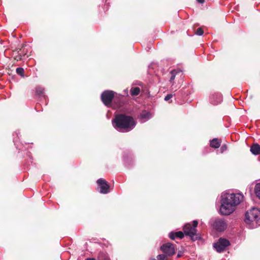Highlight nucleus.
Instances as JSON below:
<instances>
[{
    "mask_svg": "<svg viewBox=\"0 0 260 260\" xmlns=\"http://www.w3.org/2000/svg\"><path fill=\"white\" fill-rule=\"evenodd\" d=\"M221 140L217 138H214L211 141H210V146L212 148L216 149L218 148L221 145Z\"/></svg>",
    "mask_w": 260,
    "mask_h": 260,
    "instance_id": "obj_11",
    "label": "nucleus"
},
{
    "mask_svg": "<svg viewBox=\"0 0 260 260\" xmlns=\"http://www.w3.org/2000/svg\"><path fill=\"white\" fill-rule=\"evenodd\" d=\"M115 128L121 132H129L135 126L136 123L133 117L124 114L116 115L112 120Z\"/></svg>",
    "mask_w": 260,
    "mask_h": 260,
    "instance_id": "obj_2",
    "label": "nucleus"
},
{
    "mask_svg": "<svg viewBox=\"0 0 260 260\" xmlns=\"http://www.w3.org/2000/svg\"><path fill=\"white\" fill-rule=\"evenodd\" d=\"M15 60H16L17 61H19L22 59V55L21 53H19L17 55H16L14 57Z\"/></svg>",
    "mask_w": 260,
    "mask_h": 260,
    "instance_id": "obj_22",
    "label": "nucleus"
},
{
    "mask_svg": "<svg viewBox=\"0 0 260 260\" xmlns=\"http://www.w3.org/2000/svg\"><path fill=\"white\" fill-rule=\"evenodd\" d=\"M250 151L254 155L260 154V145L257 143H254L250 147Z\"/></svg>",
    "mask_w": 260,
    "mask_h": 260,
    "instance_id": "obj_10",
    "label": "nucleus"
},
{
    "mask_svg": "<svg viewBox=\"0 0 260 260\" xmlns=\"http://www.w3.org/2000/svg\"><path fill=\"white\" fill-rule=\"evenodd\" d=\"M17 74L20 75L21 77L24 76V69L22 68H17L16 70Z\"/></svg>",
    "mask_w": 260,
    "mask_h": 260,
    "instance_id": "obj_19",
    "label": "nucleus"
},
{
    "mask_svg": "<svg viewBox=\"0 0 260 260\" xmlns=\"http://www.w3.org/2000/svg\"><path fill=\"white\" fill-rule=\"evenodd\" d=\"M197 1L199 3V4H203L205 0H197Z\"/></svg>",
    "mask_w": 260,
    "mask_h": 260,
    "instance_id": "obj_26",
    "label": "nucleus"
},
{
    "mask_svg": "<svg viewBox=\"0 0 260 260\" xmlns=\"http://www.w3.org/2000/svg\"><path fill=\"white\" fill-rule=\"evenodd\" d=\"M254 191L256 196L260 199V183H257L255 186Z\"/></svg>",
    "mask_w": 260,
    "mask_h": 260,
    "instance_id": "obj_15",
    "label": "nucleus"
},
{
    "mask_svg": "<svg viewBox=\"0 0 260 260\" xmlns=\"http://www.w3.org/2000/svg\"><path fill=\"white\" fill-rule=\"evenodd\" d=\"M217 242L219 243V244L221 245L224 249L230 244L229 240L223 238H220Z\"/></svg>",
    "mask_w": 260,
    "mask_h": 260,
    "instance_id": "obj_12",
    "label": "nucleus"
},
{
    "mask_svg": "<svg viewBox=\"0 0 260 260\" xmlns=\"http://www.w3.org/2000/svg\"><path fill=\"white\" fill-rule=\"evenodd\" d=\"M171 73V77H170V81L171 82H173V81H174V80L175 79V71H172Z\"/></svg>",
    "mask_w": 260,
    "mask_h": 260,
    "instance_id": "obj_23",
    "label": "nucleus"
},
{
    "mask_svg": "<svg viewBox=\"0 0 260 260\" xmlns=\"http://www.w3.org/2000/svg\"><path fill=\"white\" fill-rule=\"evenodd\" d=\"M88 260H94L93 259H88Z\"/></svg>",
    "mask_w": 260,
    "mask_h": 260,
    "instance_id": "obj_28",
    "label": "nucleus"
},
{
    "mask_svg": "<svg viewBox=\"0 0 260 260\" xmlns=\"http://www.w3.org/2000/svg\"><path fill=\"white\" fill-rule=\"evenodd\" d=\"M213 228L218 232L224 231L227 228L226 222L221 219H216L213 223Z\"/></svg>",
    "mask_w": 260,
    "mask_h": 260,
    "instance_id": "obj_8",
    "label": "nucleus"
},
{
    "mask_svg": "<svg viewBox=\"0 0 260 260\" xmlns=\"http://www.w3.org/2000/svg\"><path fill=\"white\" fill-rule=\"evenodd\" d=\"M183 230L184 234L190 237L192 240L195 241L199 238V236L197 234V229L192 228L190 223L184 225Z\"/></svg>",
    "mask_w": 260,
    "mask_h": 260,
    "instance_id": "obj_5",
    "label": "nucleus"
},
{
    "mask_svg": "<svg viewBox=\"0 0 260 260\" xmlns=\"http://www.w3.org/2000/svg\"><path fill=\"white\" fill-rule=\"evenodd\" d=\"M214 247L216 249L217 252H220L224 250V248L221 245L219 244L218 242L216 243Z\"/></svg>",
    "mask_w": 260,
    "mask_h": 260,
    "instance_id": "obj_16",
    "label": "nucleus"
},
{
    "mask_svg": "<svg viewBox=\"0 0 260 260\" xmlns=\"http://www.w3.org/2000/svg\"><path fill=\"white\" fill-rule=\"evenodd\" d=\"M195 34L197 35L201 36L204 34V30L201 27H199L195 31Z\"/></svg>",
    "mask_w": 260,
    "mask_h": 260,
    "instance_id": "obj_20",
    "label": "nucleus"
},
{
    "mask_svg": "<svg viewBox=\"0 0 260 260\" xmlns=\"http://www.w3.org/2000/svg\"><path fill=\"white\" fill-rule=\"evenodd\" d=\"M241 193H228L222 200L220 212L222 215H229L236 209V207L243 200Z\"/></svg>",
    "mask_w": 260,
    "mask_h": 260,
    "instance_id": "obj_1",
    "label": "nucleus"
},
{
    "mask_svg": "<svg viewBox=\"0 0 260 260\" xmlns=\"http://www.w3.org/2000/svg\"><path fill=\"white\" fill-rule=\"evenodd\" d=\"M161 251L168 256H172L175 253L174 246L172 243H167L160 247Z\"/></svg>",
    "mask_w": 260,
    "mask_h": 260,
    "instance_id": "obj_6",
    "label": "nucleus"
},
{
    "mask_svg": "<svg viewBox=\"0 0 260 260\" xmlns=\"http://www.w3.org/2000/svg\"><path fill=\"white\" fill-rule=\"evenodd\" d=\"M184 236V233L181 231H179L177 232H171L169 234V237L172 240H174L176 238H179L180 239H182Z\"/></svg>",
    "mask_w": 260,
    "mask_h": 260,
    "instance_id": "obj_9",
    "label": "nucleus"
},
{
    "mask_svg": "<svg viewBox=\"0 0 260 260\" xmlns=\"http://www.w3.org/2000/svg\"><path fill=\"white\" fill-rule=\"evenodd\" d=\"M181 256V254H179V253H178V255H177V257H180Z\"/></svg>",
    "mask_w": 260,
    "mask_h": 260,
    "instance_id": "obj_27",
    "label": "nucleus"
},
{
    "mask_svg": "<svg viewBox=\"0 0 260 260\" xmlns=\"http://www.w3.org/2000/svg\"><path fill=\"white\" fill-rule=\"evenodd\" d=\"M260 219V210L256 208H253L247 211L245 213V221L248 224L252 222L257 221Z\"/></svg>",
    "mask_w": 260,
    "mask_h": 260,
    "instance_id": "obj_3",
    "label": "nucleus"
},
{
    "mask_svg": "<svg viewBox=\"0 0 260 260\" xmlns=\"http://www.w3.org/2000/svg\"><path fill=\"white\" fill-rule=\"evenodd\" d=\"M36 93L39 96L43 95L44 93V89L42 87H38L36 88Z\"/></svg>",
    "mask_w": 260,
    "mask_h": 260,
    "instance_id": "obj_18",
    "label": "nucleus"
},
{
    "mask_svg": "<svg viewBox=\"0 0 260 260\" xmlns=\"http://www.w3.org/2000/svg\"><path fill=\"white\" fill-rule=\"evenodd\" d=\"M98 260H110L109 257L104 253H100L98 257Z\"/></svg>",
    "mask_w": 260,
    "mask_h": 260,
    "instance_id": "obj_14",
    "label": "nucleus"
},
{
    "mask_svg": "<svg viewBox=\"0 0 260 260\" xmlns=\"http://www.w3.org/2000/svg\"><path fill=\"white\" fill-rule=\"evenodd\" d=\"M24 46H25L23 45L21 48L16 49L14 51L17 52L18 54H19V53H21L22 57H24L26 55V53L24 51Z\"/></svg>",
    "mask_w": 260,
    "mask_h": 260,
    "instance_id": "obj_17",
    "label": "nucleus"
},
{
    "mask_svg": "<svg viewBox=\"0 0 260 260\" xmlns=\"http://www.w3.org/2000/svg\"><path fill=\"white\" fill-rule=\"evenodd\" d=\"M228 149L227 145L226 144H223L221 148H220V152L221 153H223L224 151H225Z\"/></svg>",
    "mask_w": 260,
    "mask_h": 260,
    "instance_id": "obj_21",
    "label": "nucleus"
},
{
    "mask_svg": "<svg viewBox=\"0 0 260 260\" xmlns=\"http://www.w3.org/2000/svg\"><path fill=\"white\" fill-rule=\"evenodd\" d=\"M198 221L197 220H193V224H192V228H194L195 229H196V227L198 226Z\"/></svg>",
    "mask_w": 260,
    "mask_h": 260,
    "instance_id": "obj_25",
    "label": "nucleus"
},
{
    "mask_svg": "<svg viewBox=\"0 0 260 260\" xmlns=\"http://www.w3.org/2000/svg\"><path fill=\"white\" fill-rule=\"evenodd\" d=\"M96 182L99 186L100 193L106 194L109 192L110 186L105 179L100 178L97 180Z\"/></svg>",
    "mask_w": 260,
    "mask_h": 260,
    "instance_id": "obj_7",
    "label": "nucleus"
},
{
    "mask_svg": "<svg viewBox=\"0 0 260 260\" xmlns=\"http://www.w3.org/2000/svg\"><path fill=\"white\" fill-rule=\"evenodd\" d=\"M130 92L132 96H137L140 92V88L139 87L132 88L130 90Z\"/></svg>",
    "mask_w": 260,
    "mask_h": 260,
    "instance_id": "obj_13",
    "label": "nucleus"
},
{
    "mask_svg": "<svg viewBox=\"0 0 260 260\" xmlns=\"http://www.w3.org/2000/svg\"><path fill=\"white\" fill-rule=\"evenodd\" d=\"M173 96V95L171 94H168L166 97L165 98V100L167 101L169 100L170 99H171Z\"/></svg>",
    "mask_w": 260,
    "mask_h": 260,
    "instance_id": "obj_24",
    "label": "nucleus"
},
{
    "mask_svg": "<svg viewBox=\"0 0 260 260\" xmlns=\"http://www.w3.org/2000/svg\"><path fill=\"white\" fill-rule=\"evenodd\" d=\"M115 96V92L112 90H105L101 94L102 102L107 107H109Z\"/></svg>",
    "mask_w": 260,
    "mask_h": 260,
    "instance_id": "obj_4",
    "label": "nucleus"
}]
</instances>
